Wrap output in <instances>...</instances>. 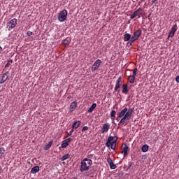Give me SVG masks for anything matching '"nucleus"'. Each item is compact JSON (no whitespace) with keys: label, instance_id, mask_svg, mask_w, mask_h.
Masks as SVG:
<instances>
[{"label":"nucleus","instance_id":"obj_21","mask_svg":"<svg viewBox=\"0 0 179 179\" xmlns=\"http://www.w3.org/2000/svg\"><path fill=\"white\" fill-rule=\"evenodd\" d=\"M96 107H97V104L96 103H93L90 108L88 109V113H93L94 108H96Z\"/></svg>","mask_w":179,"mask_h":179},{"label":"nucleus","instance_id":"obj_8","mask_svg":"<svg viewBox=\"0 0 179 179\" xmlns=\"http://www.w3.org/2000/svg\"><path fill=\"white\" fill-rule=\"evenodd\" d=\"M100 65H101V60L100 59H98L96 60V62L94 63L92 67V72H94L95 71H97L100 68Z\"/></svg>","mask_w":179,"mask_h":179},{"label":"nucleus","instance_id":"obj_33","mask_svg":"<svg viewBox=\"0 0 179 179\" xmlns=\"http://www.w3.org/2000/svg\"><path fill=\"white\" fill-rule=\"evenodd\" d=\"M66 143H71V142H72V138H66V140L64 141Z\"/></svg>","mask_w":179,"mask_h":179},{"label":"nucleus","instance_id":"obj_17","mask_svg":"<svg viewBox=\"0 0 179 179\" xmlns=\"http://www.w3.org/2000/svg\"><path fill=\"white\" fill-rule=\"evenodd\" d=\"M128 92H129V90L128 89V85L123 84L122 93H124V94H127V93H128Z\"/></svg>","mask_w":179,"mask_h":179},{"label":"nucleus","instance_id":"obj_20","mask_svg":"<svg viewBox=\"0 0 179 179\" xmlns=\"http://www.w3.org/2000/svg\"><path fill=\"white\" fill-rule=\"evenodd\" d=\"M80 124L81 122L80 121H76L75 122L73 125H72V128L73 129H78V128H79V127H80Z\"/></svg>","mask_w":179,"mask_h":179},{"label":"nucleus","instance_id":"obj_5","mask_svg":"<svg viewBox=\"0 0 179 179\" xmlns=\"http://www.w3.org/2000/svg\"><path fill=\"white\" fill-rule=\"evenodd\" d=\"M143 12V9H142L141 8H139L138 9H137L136 10H135L133 13V15H131L130 19H135V17H136V16L139 17H141V15H142Z\"/></svg>","mask_w":179,"mask_h":179},{"label":"nucleus","instance_id":"obj_3","mask_svg":"<svg viewBox=\"0 0 179 179\" xmlns=\"http://www.w3.org/2000/svg\"><path fill=\"white\" fill-rule=\"evenodd\" d=\"M128 113H130V117H132V113H134V108H130L129 109H128V108H124L119 113L118 117L122 118V117H124V115H127V114H128Z\"/></svg>","mask_w":179,"mask_h":179},{"label":"nucleus","instance_id":"obj_2","mask_svg":"<svg viewBox=\"0 0 179 179\" xmlns=\"http://www.w3.org/2000/svg\"><path fill=\"white\" fill-rule=\"evenodd\" d=\"M16 24H17V19L13 18L7 22L6 29L8 31H10V30H13L16 27Z\"/></svg>","mask_w":179,"mask_h":179},{"label":"nucleus","instance_id":"obj_25","mask_svg":"<svg viewBox=\"0 0 179 179\" xmlns=\"http://www.w3.org/2000/svg\"><path fill=\"white\" fill-rule=\"evenodd\" d=\"M132 43H135V41L131 38L127 43V47H131Z\"/></svg>","mask_w":179,"mask_h":179},{"label":"nucleus","instance_id":"obj_23","mask_svg":"<svg viewBox=\"0 0 179 179\" xmlns=\"http://www.w3.org/2000/svg\"><path fill=\"white\" fill-rule=\"evenodd\" d=\"M148 150H149V145H148V144L143 145L141 148V151L143 152H148Z\"/></svg>","mask_w":179,"mask_h":179},{"label":"nucleus","instance_id":"obj_28","mask_svg":"<svg viewBox=\"0 0 179 179\" xmlns=\"http://www.w3.org/2000/svg\"><path fill=\"white\" fill-rule=\"evenodd\" d=\"M63 44L64 45L66 46V45H69V40H68V38H66V39H64L63 41Z\"/></svg>","mask_w":179,"mask_h":179},{"label":"nucleus","instance_id":"obj_22","mask_svg":"<svg viewBox=\"0 0 179 179\" xmlns=\"http://www.w3.org/2000/svg\"><path fill=\"white\" fill-rule=\"evenodd\" d=\"M135 79H136V77H134L133 76H129L128 78L129 83H131V84L134 83Z\"/></svg>","mask_w":179,"mask_h":179},{"label":"nucleus","instance_id":"obj_19","mask_svg":"<svg viewBox=\"0 0 179 179\" xmlns=\"http://www.w3.org/2000/svg\"><path fill=\"white\" fill-rule=\"evenodd\" d=\"M131 38H132V36L131 35V34H125L124 35V38H123L124 41H129Z\"/></svg>","mask_w":179,"mask_h":179},{"label":"nucleus","instance_id":"obj_12","mask_svg":"<svg viewBox=\"0 0 179 179\" xmlns=\"http://www.w3.org/2000/svg\"><path fill=\"white\" fill-rule=\"evenodd\" d=\"M108 129H110L109 123H105L102 127L101 134H104L105 132H108Z\"/></svg>","mask_w":179,"mask_h":179},{"label":"nucleus","instance_id":"obj_9","mask_svg":"<svg viewBox=\"0 0 179 179\" xmlns=\"http://www.w3.org/2000/svg\"><path fill=\"white\" fill-rule=\"evenodd\" d=\"M142 35V31L141 29H137L131 36V38L134 41H136Z\"/></svg>","mask_w":179,"mask_h":179},{"label":"nucleus","instance_id":"obj_18","mask_svg":"<svg viewBox=\"0 0 179 179\" xmlns=\"http://www.w3.org/2000/svg\"><path fill=\"white\" fill-rule=\"evenodd\" d=\"M38 171H40V166H34L31 170V174H36L38 173Z\"/></svg>","mask_w":179,"mask_h":179},{"label":"nucleus","instance_id":"obj_34","mask_svg":"<svg viewBox=\"0 0 179 179\" xmlns=\"http://www.w3.org/2000/svg\"><path fill=\"white\" fill-rule=\"evenodd\" d=\"M89 129V127L87 126H85L82 129V132H85V131H87Z\"/></svg>","mask_w":179,"mask_h":179},{"label":"nucleus","instance_id":"obj_14","mask_svg":"<svg viewBox=\"0 0 179 179\" xmlns=\"http://www.w3.org/2000/svg\"><path fill=\"white\" fill-rule=\"evenodd\" d=\"M115 139V137L109 136L106 143V148H110L111 146V144L113 143V142L111 141H114Z\"/></svg>","mask_w":179,"mask_h":179},{"label":"nucleus","instance_id":"obj_27","mask_svg":"<svg viewBox=\"0 0 179 179\" xmlns=\"http://www.w3.org/2000/svg\"><path fill=\"white\" fill-rule=\"evenodd\" d=\"M61 146H62V149H65L66 148H68V146H69V144H68L64 141H63V143Z\"/></svg>","mask_w":179,"mask_h":179},{"label":"nucleus","instance_id":"obj_40","mask_svg":"<svg viewBox=\"0 0 179 179\" xmlns=\"http://www.w3.org/2000/svg\"><path fill=\"white\" fill-rule=\"evenodd\" d=\"M133 72H138V68H134L133 70H131Z\"/></svg>","mask_w":179,"mask_h":179},{"label":"nucleus","instance_id":"obj_16","mask_svg":"<svg viewBox=\"0 0 179 179\" xmlns=\"http://www.w3.org/2000/svg\"><path fill=\"white\" fill-rule=\"evenodd\" d=\"M78 106V103L76 101H73L70 105V113H72Z\"/></svg>","mask_w":179,"mask_h":179},{"label":"nucleus","instance_id":"obj_1","mask_svg":"<svg viewBox=\"0 0 179 179\" xmlns=\"http://www.w3.org/2000/svg\"><path fill=\"white\" fill-rule=\"evenodd\" d=\"M92 163L93 162L92 159L85 158L80 164V171L83 173V171H87L89 169H90V166H92Z\"/></svg>","mask_w":179,"mask_h":179},{"label":"nucleus","instance_id":"obj_36","mask_svg":"<svg viewBox=\"0 0 179 179\" xmlns=\"http://www.w3.org/2000/svg\"><path fill=\"white\" fill-rule=\"evenodd\" d=\"M27 36H28V37L33 36V32H31V31H28L27 33Z\"/></svg>","mask_w":179,"mask_h":179},{"label":"nucleus","instance_id":"obj_6","mask_svg":"<svg viewBox=\"0 0 179 179\" xmlns=\"http://www.w3.org/2000/svg\"><path fill=\"white\" fill-rule=\"evenodd\" d=\"M131 113H128L122 118L120 120L119 122V125H124L125 124V121H129L131 120Z\"/></svg>","mask_w":179,"mask_h":179},{"label":"nucleus","instance_id":"obj_41","mask_svg":"<svg viewBox=\"0 0 179 179\" xmlns=\"http://www.w3.org/2000/svg\"><path fill=\"white\" fill-rule=\"evenodd\" d=\"M157 1H156V0H154V1H152V3H155V2H157Z\"/></svg>","mask_w":179,"mask_h":179},{"label":"nucleus","instance_id":"obj_10","mask_svg":"<svg viewBox=\"0 0 179 179\" xmlns=\"http://www.w3.org/2000/svg\"><path fill=\"white\" fill-rule=\"evenodd\" d=\"M121 80H122V77H119L118 79L116 80L115 87V92H118V90L121 87Z\"/></svg>","mask_w":179,"mask_h":179},{"label":"nucleus","instance_id":"obj_24","mask_svg":"<svg viewBox=\"0 0 179 179\" xmlns=\"http://www.w3.org/2000/svg\"><path fill=\"white\" fill-rule=\"evenodd\" d=\"M51 146H52V141H50L47 145H45L44 150H48Z\"/></svg>","mask_w":179,"mask_h":179},{"label":"nucleus","instance_id":"obj_11","mask_svg":"<svg viewBox=\"0 0 179 179\" xmlns=\"http://www.w3.org/2000/svg\"><path fill=\"white\" fill-rule=\"evenodd\" d=\"M8 72L3 73L1 78H0V85H3V83H5V82L8 80Z\"/></svg>","mask_w":179,"mask_h":179},{"label":"nucleus","instance_id":"obj_45","mask_svg":"<svg viewBox=\"0 0 179 179\" xmlns=\"http://www.w3.org/2000/svg\"><path fill=\"white\" fill-rule=\"evenodd\" d=\"M155 1H157V0H155Z\"/></svg>","mask_w":179,"mask_h":179},{"label":"nucleus","instance_id":"obj_44","mask_svg":"<svg viewBox=\"0 0 179 179\" xmlns=\"http://www.w3.org/2000/svg\"><path fill=\"white\" fill-rule=\"evenodd\" d=\"M92 156H93V155H89V157H92Z\"/></svg>","mask_w":179,"mask_h":179},{"label":"nucleus","instance_id":"obj_30","mask_svg":"<svg viewBox=\"0 0 179 179\" xmlns=\"http://www.w3.org/2000/svg\"><path fill=\"white\" fill-rule=\"evenodd\" d=\"M13 60L12 59H10L8 61L7 64H6V68H9V66L13 64Z\"/></svg>","mask_w":179,"mask_h":179},{"label":"nucleus","instance_id":"obj_43","mask_svg":"<svg viewBox=\"0 0 179 179\" xmlns=\"http://www.w3.org/2000/svg\"><path fill=\"white\" fill-rule=\"evenodd\" d=\"M132 166V164H131L129 166V169Z\"/></svg>","mask_w":179,"mask_h":179},{"label":"nucleus","instance_id":"obj_31","mask_svg":"<svg viewBox=\"0 0 179 179\" xmlns=\"http://www.w3.org/2000/svg\"><path fill=\"white\" fill-rule=\"evenodd\" d=\"M5 153V148H0V157H2V155Z\"/></svg>","mask_w":179,"mask_h":179},{"label":"nucleus","instance_id":"obj_37","mask_svg":"<svg viewBox=\"0 0 179 179\" xmlns=\"http://www.w3.org/2000/svg\"><path fill=\"white\" fill-rule=\"evenodd\" d=\"M75 130H73V129H72L69 133H67V135L69 136H71V135H72V134H73Z\"/></svg>","mask_w":179,"mask_h":179},{"label":"nucleus","instance_id":"obj_4","mask_svg":"<svg viewBox=\"0 0 179 179\" xmlns=\"http://www.w3.org/2000/svg\"><path fill=\"white\" fill-rule=\"evenodd\" d=\"M67 16H68V11L64 9L58 14L57 19L59 22H65V20H66Z\"/></svg>","mask_w":179,"mask_h":179},{"label":"nucleus","instance_id":"obj_32","mask_svg":"<svg viewBox=\"0 0 179 179\" xmlns=\"http://www.w3.org/2000/svg\"><path fill=\"white\" fill-rule=\"evenodd\" d=\"M115 114H117V112H115V110H112L110 113V117L115 118Z\"/></svg>","mask_w":179,"mask_h":179},{"label":"nucleus","instance_id":"obj_29","mask_svg":"<svg viewBox=\"0 0 179 179\" xmlns=\"http://www.w3.org/2000/svg\"><path fill=\"white\" fill-rule=\"evenodd\" d=\"M109 166H110V168L111 169V170H115V169H117V165H115L114 164V162L110 164Z\"/></svg>","mask_w":179,"mask_h":179},{"label":"nucleus","instance_id":"obj_26","mask_svg":"<svg viewBox=\"0 0 179 179\" xmlns=\"http://www.w3.org/2000/svg\"><path fill=\"white\" fill-rule=\"evenodd\" d=\"M68 159H69V154H66L62 157V162H65Z\"/></svg>","mask_w":179,"mask_h":179},{"label":"nucleus","instance_id":"obj_35","mask_svg":"<svg viewBox=\"0 0 179 179\" xmlns=\"http://www.w3.org/2000/svg\"><path fill=\"white\" fill-rule=\"evenodd\" d=\"M107 163L108 164L110 165L111 164H113V159H111V158H108Z\"/></svg>","mask_w":179,"mask_h":179},{"label":"nucleus","instance_id":"obj_42","mask_svg":"<svg viewBox=\"0 0 179 179\" xmlns=\"http://www.w3.org/2000/svg\"><path fill=\"white\" fill-rule=\"evenodd\" d=\"M0 51H2V47L0 46Z\"/></svg>","mask_w":179,"mask_h":179},{"label":"nucleus","instance_id":"obj_15","mask_svg":"<svg viewBox=\"0 0 179 179\" xmlns=\"http://www.w3.org/2000/svg\"><path fill=\"white\" fill-rule=\"evenodd\" d=\"M117 141H118V138L117 136H115V139L113 141H112V144H110V148L112 150H115V146L117 145Z\"/></svg>","mask_w":179,"mask_h":179},{"label":"nucleus","instance_id":"obj_13","mask_svg":"<svg viewBox=\"0 0 179 179\" xmlns=\"http://www.w3.org/2000/svg\"><path fill=\"white\" fill-rule=\"evenodd\" d=\"M177 31V25H174L172 27L171 31L169 34V37H174V34Z\"/></svg>","mask_w":179,"mask_h":179},{"label":"nucleus","instance_id":"obj_39","mask_svg":"<svg viewBox=\"0 0 179 179\" xmlns=\"http://www.w3.org/2000/svg\"><path fill=\"white\" fill-rule=\"evenodd\" d=\"M176 81L177 82V83H179V76H176Z\"/></svg>","mask_w":179,"mask_h":179},{"label":"nucleus","instance_id":"obj_38","mask_svg":"<svg viewBox=\"0 0 179 179\" xmlns=\"http://www.w3.org/2000/svg\"><path fill=\"white\" fill-rule=\"evenodd\" d=\"M133 74L131 75V76H134L135 78V76H136V71H133L132 73Z\"/></svg>","mask_w":179,"mask_h":179},{"label":"nucleus","instance_id":"obj_7","mask_svg":"<svg viewBox=\"0 0 179 179\" xmlns=\"http://www.w3.org/2000/svg\"><path fill=\"white\" fill-rule=\"evenodd\" d=\"M129 150V147L127 143H123L122 145V154H123L124 157H127L128 156V151Z\"/></svg>","mask_w":179,"mask_h":179}]
</instances>
